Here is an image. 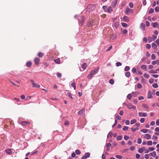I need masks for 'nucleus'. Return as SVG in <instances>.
Instances as JSON below:
<instances>
[{
	"instance_id": "19",
	"label": "nucleus",
	"mask_w": 159,
	"mask_h": 159,
	"mask_svg": "<svg viewBox=\"0 0 159 159\" xmlns=\"http://www.w3.org/2000/svg\"><path fill=\"white\" fill-rule=\"evenodd\" d=\"M139 93V92L138 91H136L135 92H133L132 93V95L134 97H136Z\"/></svg>"
},
{
	"instance_id": "52",
	"label": "nucleus",
	"mask_w": 159,
	"mask_h": 159,
	"mask_svg": "<svg viewBox=\"0 0 159 159\" xmlns=\"http://www.w3.org/2000/svg\"><path fill=\"white\" fill-rule=\"evenodd\" d=\"M158 25V23L157 22H155L153 23V27L154 28L156 27Z\"/></svg>"
},
{
	"instance_id": "24",
	"label": "nucleus",
	"mask_w": 159,
	"mask_h": 159,
	"mask_svg": "<svg viewBox=\"0 0 159 159\" xmlns=\"http://www.w3.org/2000/svg\"><path fill=\"white\" fill-rule=\"evenodd\" d=\"M54 62L57 64H59L60 63V60L59 58L54 60Z\"/></svg>"
},
{
	"instance_id": "56",
	"label": "nucleus",
	"mask_w": 159,
	"mask_h": 159,
	"mask_svg": "<svg viewBox=\"0 0 159 159\" xmlns=\"http://www.w3.org/2000/svg\"><path fill=\"white\" fill-rule=\"evenodd\" d=\"M123 130L124 131H126L128 129V127L127 126H124L123 128Z\"/></svg>"
},
{
	"instance_id": "32",
	"label": "nucleus",
	"mask_w": 159,
	"mask_h": 159,
	"mask_svg": "<svg viewBox=\"0 0 159 159\" xmlns=\"http://www.w3.org/2000/svg\"><path fill=\"white\" fill-rule=\"evenodd\" d=\"M148 42L149 43H150L153 41L152 38L151 36L148 37Z\"/></svg>"
},
{
	"instance_id": "20",
	"label": "nucleus",
	"mask_w": 159,
	"mask_h": 159,
	"mask_svg": "<svg viewBox=\"0 0 159 159\" xmlns=\"http://www.w3.org/2000/svg\"><path fill=\"white\" fill-rule=\"evenodd\" d=\"M112 11V7L111 6H109L108 7V8H107V12L108 13H110L111 11Z\"/></svg>"
},
{
	"instance_id": "49",
	"label": "nucleus",
	"mask_w": 159,
	"mask_h": 159,
	"mask_svg": "<svg viewBox=\"0 0 159 159\" xmlns=\"http://www.w3.org/2000/svg\"><path fill=\"white\" fill-rule=\"evenodd\" d=\"M147 143L148 145H151L152 144V142L151 140L148 141L147 142Z\"/></svg>"
},
{
	"instance_id": "63",
	"label": "nucleus",
	"mask_w": 159,
	"mask_h": 159,
	"mask_svg": "<svg viewBox=\"0 0 159 159\" xmlns=\"http://www.w3.org/2000/svg\"><path fill=\"white\" fill-rule=\"evenodd\" d=\"M151 45L149 44H147L146 45V48L147 49H150L151 48Z\"/></svg>"
},
{
	"instance_id": "64",
	"label": "nucleus",
	"mask_w": 159,
	"mask_h": 159,
	"mask_svg": "<svg viewBox=\"0 0 159 159\" xmlns=\"http://www.w3.org/2000/svg\"><path fill=\"white\" fill-rule=\"evenodd\" d=\"M143 152V150L142 148H140L138 150V152L140 153H142Z\"/></svg>"
},
{
	"instance_id": "50",
	"label": "nucleus",
	"mask_w": 159,
	"mask_h": 159,
	"mask_svg": "<svg viewBox=\"0 0 159 159\" xmlns=\"http://www.w3.org/2000/svg\"><path fill=\"white\" fill-rule=\"evenodd\" d=\"M132 96V95H131V94L130 93H129L127 95V98L129 99H131Z\"/></svg>"
},
{
	"instance_id": "21",
	"label": "nucleus",
	"mask_w": 159,
	"mask_h": 159,
	"mask_svg": "<svg viewBox=\"0 0 159 159\" xmlns=\"http://www.w3.org/2000/svg\"><path fill=\"white\" fill-rule=\"evenodd\" d=\"M66 95L67 96H68L71 99H73V98L72 97L71 94L70 93L68 92L66 93Z\"/></svg>"
},
{
	"instance_id": "1",
	"label": "nucleus",
	"mask_w": 159,
	"mask_h": 159,
	"mask_svg": "<svg viewBox=\"0 0 159 159\" xmlns=\"http://www.w3.org/2000/svg\"><path fill=\"white\" fill-rule=\"evenodd\" d=\"M99 67H98L92 70L90 73L88 75L87 78L89 79H90L95 74L97 73L99 71Z\"/></svg>"
},
{
	"instance_id": "9",
	"label": "nucleus",
	"mask_w": 159,
	"mask_h": 159,
	"mask_svg": "<svg viewBox=\"0 0 159 159\" xmlns=\"http://www.w3.org/2000/svg\"><path fill=\"white\" fill-rule=\"evenodd\" d=\"M139 116L140 117H146L147 116V114L145 113L139 112L138 113Z\"/></svg>"
},
{
	"instance_id": "61",
	"label": "nucleus",
	"mask_w": 159,
	"mask_h": 159,
	"mask_svg": "<svg viewBox=\"0 0 159 159\" xmlns=\"http://www.w3.org/2000/svg\"><path fill=\"white\" fill-rule=\"evenodd\" d=\"M136 71V68L133 67L132 70V72L134 73H135Z\"/></svg>"
},
{
	"instance_id": "5",
	"label": "nucleus",
	"mask_w": 159,
	"mask_h": 159,
	"mask_svg": "<svg viewBox=\"0 0 159 159\" xmlns=\"http://www.w3.org/2000/svg\"><path fill=\"white\" fill-rule=\"evenodd\" d=\"M30 81L32 83V84L33 85V87L35 88H39L40 87V85H39L37 84L36 83H35L34 81L33 80H30Z\"/></svg>"
},
{
	"instance_id": "58",
	"label": "nucleus",
	"mask_w": 159,
	"mask_h": 159,
	"mask_svg": "<svg viewBox=\"0 0 159 159\" xmlns=\"http://www.w3.org/2000/svg\"><path fill=\"white\" fill-rule=\"evenodd\" d=\"M158 137L157 136L153 135L152 137V139L154 140L157 139Z\"/></svg>"
},
{
	"instance_id": "2",
	"label": "nucleus",
	"mask_w": 159,
	"mask_h": 159,
	"mask_svg": "<svg viewBox=\"0 0 159 159\" xmlns=\"http://www.w3.org/2000/svg\"><path fill=\"white\" fill-rule=\"evenodd\" d=\"M96 8V6L93 4H89L87 7V11L89 12L93 11Z\"/></svg>"
},
{
	"instance_id": "17",
	"label": "nucleus",
	"mask_w": 159,
	"mask_h": 159,
	"mask_svg": "<svg viewBox=\"0 0 159 159\" xmlns=\"http://www.w3.org/2000/svg\"><path fill=\"white\" fill-rule=\"evenodd\" d=\"M140 27L143 30H145V27L144 24L141 23L140 24Z\"/></svg>"
},
{
	"instance_id": "26",
	"label": "nucleus",
	"mask_w": 159,
	"mask_h": 159,
	"mask_svg": "<svg viewBox=\"0 0 159 159\" xmlns=\"http://www.w3.org/2000/svg\"><path fill=\"white\" fill-rule=\"evenodd\" d=\"M130 72L129 71L126 72L125 74V76L127 77H128L130 76Z\"/></svg>"
},
{
	"instance_id": "57",
	"label": "nucleus",
	"mask_w": 159,
	"mask_h": 159,
	"mask_svg": "<svg viewBox=\"0 0 159 159\" xmlns=\"http://www.w3.org/2000/svg\"><path fill=\"white\" fill-rule=\"evenodd\" d=\"M137 87L139 89H141L142 88V84L140 83H139L137 84Z\"/></svg>"
},
{
	"instance_id": "7",
	"label": "nucleus",
	"mask_w": 159,
	"mask_h": 159,
	"mask_svg": "<svg viewBox=\"0 0 159 159\" xmlns=\"http://www.w3.org/2000/svg\"><path fill=\"white\" fill-rule=\"evenodd\" d=\"M129 12L133 13L134 12V10L133 9H129V8H126V12H125V14L126 15H127Z\"/></svg>"
},
{
	"instance_id": "18",
	"label": "nucleus",
	"mask_w": 159,
	"mask_h": 159,
	"mask_svg": "<svg viewBox=\"0 0 159 159\" xmlns=\"http://www.w3.org/2000/svg\"><path fill=\"white\" fill-rule=\"evenodd\" d=\"M150 156H153V157H155V156L157 155V154L156 152L155 151H153L152 152H151L149 154Z\"/></svg>"
},
{
	"instance_id": "60",
	"label": "nucleus",
	"mask_w": 159,
	"mask_h": 159,
	"mask_svg": "<svg viewBox=\"0 0 159 159\" xmlns=\"http://www.w3.org/2000/svg\"><path fill=\"white\" fill-rule=\"evenodd\" d=\"M127 32H128L127 30L126 29H124L122 32V33H123V34H126L127 33Z\"/></svg>"
},
{
	"instance_id": "39",
	"label": "nucleus",
	"mask_w": 159,
	"mask_h": 159,
	"mask_svg": "<svg viewBox=\"0 0 159 159\" xmlns=\"http://www.w3.org/2000/svg\"><path fill=\"white\" fill-rule=\"evenodd\" d=\"M87 66L85 63H84L82 66V67L84 70H85Z\"/></svg>"
},
{
	"instance_id": "29",
	"label": "nucleus",
	"mask_w": 159,
	"mask_h": 159,
	"mask_svg": "<svg viewBox=\"0 0 159 159\" xmlns=\"http://www.w3.org/2000/svg\"><path fill=\"white\" fill-rule=\"evenodd\" d=\"M113 134L112 132H110L107 134V138L110 137V138H111L113 135Z\"/></svg>"
},
{
	"instance_id": "14",
	"label": "nucleus",
	"mask_w": 159,
	"mask_h": 159,
	"mask_svg": "<svg viewBox=\"0 0 159 159\" xmlns=\"http://www.w3.org/2000/svg\"><path fill=\"white\" fill-rule=\"evenodd\" d=\"M93 21H90L88 23L87 26L89 27H92L93 25Z\"/></svg>"
},
{
	"instance_id": "36",
	"label": "nucleus",
	"mask_w": 159,
	"mask_h": 159,
	"mask_svg": "<svg viewBox=\"0 0 159 159\" xmlns=\"http://www.w3.org/2000/svg\"><path fill=\"white\" fill-rule=\"evenodd\" d=\"M152 87L155 88H157L158 87V84L157 83H154L152 85Z\"/></svg>"
},
{
	"instance_id": "28",
	"label": "nucleus",
	"mask_w": 159,
	"mask_h": 159,
	"mask_svg": "<svg viewBox=\"0 0 159 159\" xmlns=\"http://www.w3.org/2000/svg\"><path fill=\"white\" fill-rule=\"evenodd\" d=\"M142 106L145 108H147V110L149 109V107L146 104H143Z\"/></svg>"
},
{
	"instance_id": "48",
	"label": "nucleus",
	"mask_w": 159,
	"mask_h": 159,
	"mask_svg": "<svg viewBox=\"0 0 159 159\" xmlns=\"http://www.w3.org/2000/svg\"><path fill=\"white\" fill-rule=\"evenodd\" d=\"M144 77L146 78H148L149 77V75L147 73H145L143 75Z\"/></svg>"
},
{
	"instance_id": "37",
	"label": "nucleus",
	"mask_w": 159,
	"mask_h": 159,
	"mask_svg": "<svg viewBox=\"0 0 159 159\" xmlns=\"http://www.w3.org/2000/svg\"><path fill=\"white\" fill-rule=\"evenodd\" d=\"M121 24L122 26L123 27H127L128 25L126 23H124V22H122L121 23Z\"/></svg>"
},
{
	"instance_id": "47",
	"label": "nucleus",
	"mask_w": 159,
	"mask_h": 159,
	"mask_svg": "<svg viewBox=\"0 0 159 159\" xmlns=\"http://www.w3.org/2000/svg\"><path fill=\"white\" fill-rule=\"evenodd\" d=\"M151 58L152 60H155L156 58V57L154 54H152L151 55Z\"/></svg>"
},
{
	"instance_id": "46",
	"label": "nucleus",
	"mask_w": 159,
	"mask_h": 159,
	"mask_svg": "<svg viewBox=\"0 0 159 159\" xmlns=\"http://www.w3.org/2000/svg\"><path fill=\"white\" fill-rule=\"evenodd\" d=\"M107 6H103L102 7V9L104 10L105 12H107Z\"/></svg>"
},
{
	"instance_id": "55",
	"label": "nucleus",
	"mask_w": 159,
	"mask_h": 159,
	"mask_svg": "<svg viewBox=\"0 0 159 159\" xmlns=\"http://www.w3.org/2000/svg\"><path fill=\"white\" fill-rule=\"evenodd\" d=\"M153 82L154 79L153 78L150 79L149 80V82L151 84L153 83Z\"/></svg>"
},
{
	"instance_id": "27",
	"label": "nucleus",
	"mask_w": 159,
	"mask_h": 159,
	"mask_svg": "<svg viewBox=\"0 0 159 159\" xmlns=\"http://www.w3.org/2000/svg\"><path fill=\"white\" fill-rule=\"evenodd\" d=\"M146 67H147L145 65H143L141 66V68L142 69H143V70H147Z\"/></svg>"
},
{
	"instance_id": "43",
	"label": "nucleus",
	"mask_w": 159,
	"mask_h": 159,
	"mask_svg": "<svg viewBox=\"0 0 159 159\" xmlns=\"http://www.w3.org/2000/svg\"><path fill=\"white\" fill-rule=\"evenodd\" d=\"M131 130L133 132H135L136 130H138L139 128H131Z\"/></svg>"
},
{
	"instance_id": "62",
	"label": "nucleus",
	"mask_w": 159,
	"mask_h": 159,
	"mask_svg": "<svg viewBox=\"0 0 159 159\" xmlns=\"http://www.w3.org/2000/svg\"><path fill=\"white\" fill-rule=\"evenodd\" d=\"M150 155L149 154H146L144 155V157L146 159H148L149 158V156Z\"/></svg>"
},
{
	"instance_id": "31",
	"label": "nucleus",
	"mask_w": 159,
	"mask_h": 159,
	"mask_svg": "<svg viewBox=\"0 0 159 159\" xmlns=\"http://www.w3.org/2000/svg\"><path fill=\"white\" fill-rule=\"evenodd\" d=\"M70 85L73 87L74 88V89H76V85L75 82H73Z\"/></svg>"
},
{
	"instance_id": "25",
	"label": "nucleus",
	"mask_w": 159,
	"mask_h": 159,
	"mask_svg": "<svg viewBox=\"0 0 159 159\" xmlns=\"http://www.w3.org/2000/svg\"><path fill=\"white\" fill-rule=\"evenodd\" d=\"M32 65V63L30 61H28L26 63V66L28 67H30L31 66V65Z\"/></svg>"
},
{
	"instance_id": "16",
	"label": "nucleus",
	"mask_w": 159,
	"mask_h": 159,
	"mask_svg": "<svg viewBox=\"0 0 159 159\" xmlns=\"http://www.w3.org/2000/svg\"><path fill=\"white\" fill-rule=\"evenodd\" d=\"M29 124L28 122L26 121H22L21 122V124L22 126H26Z\"/></svg>"
},
{
	"instance_id": "3",
	"label": "nucleus",
	"mask_w": 159,
	"mask_h": 159,
	"mask_svg": "<svg viewBox=\"0 0 159 159\" xmlns=\"http://www.w3.org/2000/svg\"><path fill=\"white\" fill-rule=\"evenodd\" d=\"M85 20V16H79V18L78 19L79 24L83 25Z\"/></svg>"
},
{
	"instance_id": "6",
	"label": "nucleus",
	"mask_w": 159,
	"mask_h": 159,
	"mask_svg": "<svg viewBox=\"0 0 159 159\" xmlns=\"http://www.w3.org/2000/svg\"><path fill=\"white\" fill-rule=\"evenodd\" d=\"M89 152H86L84 154V155L81 157V159H87V158L89 157L90 156Z\"/></svg>"
},
{
	"instance_id": "41",
	"label": "nucleus",
	"mask_w": 159,
	"mask_h": 159,
	"mask_svg": "<svg viewBox=\"0 0 159 159\" xmlns=\"http://www.w3.org/2000/svg\"><path fill=\"white\" fill-rule=\"evenodd\" d=\"M130 69V67L129 66H126L125 67V68L124 69V70L125 71H128Z\"/></svg>"
},
{
	"instance_id": "54",
	"label": "nucleus",
	"mask_w": 159,
	"mask_h": 159,
	"mask_svg": "<svg viewBox=\"0 0 159 159\" xmlns=\"http://www.w3.org/2000/svg\"><path fill=\"white\" fill-rule=\"evenodd\" d=\"M142 142V140L140 138H139L138 139L137 143L138 144H141Z\"/></svg>"
},
{
	"instance_id": "30",
	"label": "nucleus",
	"mask_w": 159,
	"mask_h": 159,
	"mask_svg": "<svg viewBox=\"0 0 159 159\" xmlns=\"http://www.w3.org/2000/svg\"><path fill=\"white\" fill-rule=\"evenodd\" d=\"M140 131L144 133H146L148 132V130L147 129H143L140 130Z\"/></svg>"
},
{
	"instance_id": "11",
	"label": "nucleus",
	"mask_w": 159,
	"mask_h": 159,
	"mask_svg": "<svg viewBox=\"0 0 159 159\" xmlns=\"http://www.w3.org/2000/svg\"><path fill=\"white\" fill-rule=\"evenodd\" d=\"M123 21L125 22H128L129 21V18L127 16H125L123 17Z\"/></svg>"
},
{
	"instance_id": "23",
	"label": "nucleus",
	"mask_w": 159,
	"mask_h": 159,
	"mask_svg": "<svg viewBox=\"0 0 159 159\" xmlns=\"http://www.w3.org/2000/svg\"><path fill=\"white\" fill-rule=\"evenodd\" d=\"M152 47L153 49H155L157 48V45L155 43H152Z\"/></svg>"
},
{
	"instance_id": "8",
	"label": "nucleus",
	"mask_w": 159,
	"mask_h": 159,
	"mask_svg": "<svg viewBox=\"0 0 159 159\" xmlns=\"http://www.w3.org/2000/svg\"><path fill=\"white\" fill-rule=\"evenodd\" d=\"M85 111V109L84 108H83L82 109L78 112V114L80 116H81L84 113Z\"/></svg>"
},
{
	"instance_id": "59",
	"label": "nucleus",
	"mask_w": 159,
	"mask_h": 159,
	"mask_svg": "<svg viewBox=\"0 0 159 159\" xmlns=\"http://www.w3.org/2000/svg\"><path fill=\"white\" fill-rule=\"evenodd\" d=\"M129 7L131 8H132L133 7H134V5H133V3L132 2H130L129 3Z\"/></svg>"
},
{
	"instance_id": "38",
	"label": "nucleus",
	"mask_w": 159,
	"mask_h": 159,
	"mask_svg": "<svg viewBox=\"0 0 159 159\" xmlns=\"http://www.w3.org/2000/svg\"><path fill=\"white\" fill-rule=\"evenodd\" d=\"M116 34H113L112 35H111L110 37L112 39H116Z\"/></svg>"
},
{
	"instance_id": "33",
	"label": "nucleus",
	"mask_w": 159,
	"mask_h": 159,
	"mask_svg": "<svg viewBox=\"0 0 159 159\" xmlns=\"http://www.w3.org/2000/svg\"><path fill=\"white\" fill-rule=\"evenodd\" d=\"M75 153L77 155H79L80 154L81 152L79 150L77 149L75 151Z\"/></svg>"
},
{
	"instance_id": "44",
	"label": "nucleus",
	"mask_w": 159,
	"mask_h": 159,
	"mask_svg": "<svg viewBox=\"0 0 159 159\" xmlns=\"http://www.w3.org/2000/svg\"><path fill=\"white\" fill-rule=\"evenodd\" d=\"M38 56L40 57H41L43 56V54L41 52H39L38 53Z\"/></svg>"
},
{
	"instance_id": "4",
	"label": "nucleus",
	"mask_w": 159,
	"mask_h": 159,
	"mask_svg": "<svg viewBox=\"0 0 159 159\" xmlns=\"http://www.w3.org/2000/svg\"><path fill=\"white\" fill-rule=\"evenodd\" d=\"M123 104H125L129 109H136V107L135 106H133L130 103L126 104L124 102L123 103Z\"/></svg>"
},
{
	"instance_id": "13",
	"label": "nucleus",
	"mask_w": 159,
	"mask_h": 159,
	"mask_svg": "<svg viewBox=\"0 0 159 159\" xmlns=\"http://www.w3.org/2000/svg\"><path fill=\"white\" fill-rule=\"evenodd\" d=\"M40 61V59L39 58L36 57L34 59V62L36 64L38 65L39 64Z\"/></svg>"
},
{
	"instance_id": "42",
	"label": "nucleus",
	"mask_w": 159,
	"mask_h": 159,
	"mask_svg": "<svg viewBox=\"0 0 159 159\" xmlns=\"http://www.w3.org/2000/svg\"><path fill=\"white\" fill-rule=\"evenodd\" d=\"M154 12V11L153 9L151 8L149 9L148 12H149V14H152V13H153Z\"/></svg>"
},
{
	"instance_id": "40",
	"label": "nucleus",
	"mask_w": 159,
	"mask_h": 159,
	"mask_svg": "<svg viewBox=\"0 0 159 159\" xmlns=\"http://www.w3.org/2000/svg\"><path fill=\"white\" fill-rule=\"evenodd\" d=\"M136 121V120L135 119H134L130 121V124H133L135 123Z\"/></svg>"
},
{
	"instance_id": "10",
	"label": "nucleus",
	"mask_w": 159,
	"mask_h": 159,
	"mask_svg": "<svg viewBox=\"0 0 159 159\" xmlns=\"http://www.w3.org/2000/svg\"><path fill=\"white\" fill-rule=\"evenodd\" d=\"M113 26L115 27L116 28H117L119 26V23L118 22L114 21L113 24Z\"/></svg>"
},
{
	"instance_id": "15",
	"label": "nucleus",
	"mask_w": 159,
	"mask_h": 159,
	"mask_svg": "<svg viewBox=\"0 0 159 159\" xmlns=\"http://www.w3.org/2000/svg\"><path fill=\"white\" fill-rule=\"evenodd\" d=\"M152 97L151 92L150 90H148V98L150 99Z\"/></svg>"
},
{
	"instance_id": "12",
	"label": "nucleus",
	"mask_w": 159,
	"mask_h": 159,
	"mask_svg": "<svg viewBox=\"0 0 159 159\" xmlns=\"http://www.w3.org/2000/svg\"><path fill=\"white\" fill-rule=\"evenodd\" d=\"M5 151L9 155H11L12 153V151L10 148L6 149Z\"/></svg>"
},
{
	"instance_id": "51",
	"label": "nucleus",
	"mask_w": 159,
	"mask_h": 159,
	"mask_svg": "<svg viewBox=\"0 0 159 159\" xmlns=\"http://www.w3.org/2000/svg\"><path fill=\"white\" fill-rule=\"evenodd\" d=\"M115 157L117 159H120L122 158V156L119 155H116L115 156Z\"/></svg>"
},
{
	"instance_id": "34",
	"label": "nucleus",
	"mask_w": 159,
	"mask_h": 159,
	"mask_svg": "<svg viewBox=\"0 0 159 159\" xmlns=\"http://www.w3.org/2000/svg\"><path fill=\"white\" fill-rule=\"evenodd\" d=\"M114 80L113 79H111L109 81V83L111 84H114Z\"/></svg>"
},
{
	"instance_id": "22",
	"label": "nucleus",
	"mask_w": 159,
	"mask_h": 159,
	"mask_svg": "<svg viewBox=\"0 0 159 159\" xmlns=\"http://www.w3.org/2000/svg\"><path fill=\"white\" fill-rule=\"evenodd\" d=\"M145 137H144L146 139H149L151 138V135L149 134H145Z\"/></svg>"
},
{
	"instance_id": "35",
	"label": "nucleus",
	"mask_w": 159,
	"mask_h": 159,
	"mask_svg": "<svg viewBox=\"0 0 159 159\" xmlns=\"http://www.w3.org/2000/svg\"><path fill=\"white\" fill-rule=\"evenodd\" d=\"M122 137L121 135H118L116 138L117 140H120L122 139Z\"/></svg>"
},
{
	"instance_id": "53",
	"label": "nucleus",
	"mask_w": 159,
	"mask_h": 159,
	"mask_svg": "<svg viewBox=\"0 0 159 159\" xmlns=\"http://www.w3.org/2000/svg\"><path fill=\"white\" fill-rule=\"evenodd\" d=\"M155 11L157 12H158L159 11V7H156L155 9Z\"/></svg>"
},
{
	"instance_id": "45",
	"label": "nucleus",
	"mask_w": 159,
	"mask_h": 159,
	"mask_svg": "<svg viewBox=\"0 0 159 159\" xmlns=\"http://www.w3.org/2000/svg\"><path fill=\"white\" fill-rule=\"evenodd\" d=\"M116 66L118 67L119 66H121L122 63L120 62H118L116 63Z\"/></svg>"
}]
</instances>
